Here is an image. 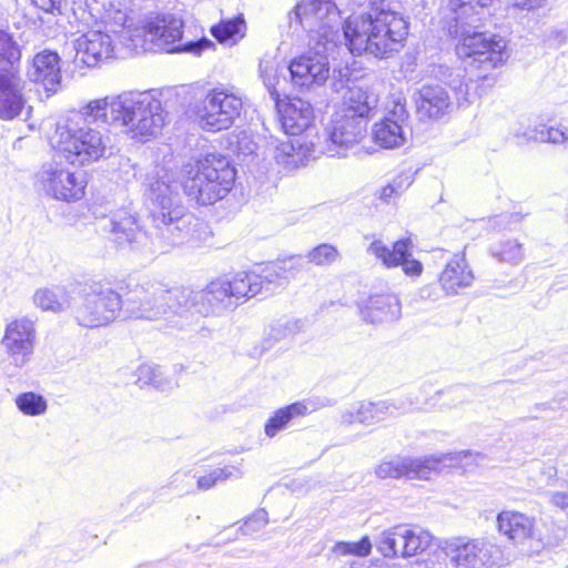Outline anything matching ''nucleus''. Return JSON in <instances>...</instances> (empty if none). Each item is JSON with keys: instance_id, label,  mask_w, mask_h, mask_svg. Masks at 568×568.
<instances>
[{"instance_id": "nucleus-3", "label": "nucleus", "mask_w": 568, "mask_h": 568, "mask_svg": "<svg viewBox=\"0 0 568 568\" xmlns=\"http://www.w3.org/2000/svg\"><path fill=\"white\" fill-rule=\"evenodd\" d=\"M336 1L302 0L296 6L295 14L308 32L310 45L315 53L301 55L287 67L294 85L307 89L321 87L329 78V63L325 53L341 38V14L348 9Z\"/></svg>"}, {"instance_id": "nucleus-29", "label": "nucleus", "mask_w": 568, "mask_h": 568, "mask_svg": "<svg viewBox=\"0 0 568 568\" xmlns=\"http://www.w3.org/2000/svg\"><path fill=\"white\" fill-rule=\"evenodd\" d=\"M417 100V112L423 119H440L452 103L450 99L440 85H423Z\"/></svg>"}, {"instance_id": "nucleus-22", "label": "nucleus", "mask_w": 568, "mask_h": 568, "mask_svg": "<svg viewBox=\"0 0 568 568\" xmlns=\"http://www.w3.org/2000/svg\"><path fill=\"white\" fill-rule=\"evenodd\" d=\"M408 119L406 106L395 102L394 108L372 130L373 141L383 149H396L406 141L405 123Z\"/></svg>"}, {"instance_id": "nucleus-48", "label": "nucleus", "mask_w": 568, "mask_h": 568, "mask_svg": "<svg viewBox=\"0 0 568 568\" xmlns=\"http://www.w3.org/2000/svg\"><path fill=\"white\" fill-rule=\"evenodd\" d=\"M32 3L45 13L53 16H65L68 12V0H31Z\"/></svg>"}, {"instance_id": "nucleus-37", "label": "nucleus", "mask_w": 568, "mask_h": 568, "mask_svg": "<svg viewBox=\"0 0 568 568\" xmlns=\"http://www.w3.org/2000/svg\"><path fill=\"white\" fill-rule=\"evenodd\" d=\"M211 33L219 42L234 45L245 36V22L242 18L224 20L212 27Z\"/></svg>"}, {"instance_id": "nucleus-1", "label": "nucleus", "mask_w": 568, "mask_h": 568, "mask_svg": "<svg viewBox=\"0 0 568 568\" xmlns=\"http://www.w3.org/2000/svg\"><path fill=\"white\" fill-rule=\"evenodd\" d=\"M183 181L179 183L172 170L156 165L145 178L148 194L152 201L155 226L176 244L189 232L186 209L179 193L182 185L190 200L199 205H210L222 200L233 187L235 169L230 160L210 153L182 168Z\"/></svg>"}, {"instance_id": "nucleus-20", "label": "nucleus", "mask_w": 568, "mask_h": 568, "mask_svg": "<svg viewBox=\"0 0 568 568\" xmlns=\"http://www.w3.org/2000/svg\"><path fill=\"white\" fill-rule=\"evenodd\" d=\"M412 241L402 239L389 248L383 241L374 240L367 252L374 255L382 264L388 268L402 265L403 271L408 276H419L423 272V265L419 261L410 258Z\"/></svg>"}, {"instance_id": "nucleus-43", "label": "nucleus", "mask_w": 568, "mask_h": 568, "mask_svg": "<svg viewBox=\"0 0 568 568\" xmlns=\"http://www.w3.org/2000/svg\"><path fill=\"white\" fill-rule=\"evenodd\" d=\"M242 476L240 468L235 466H226L223 468H216L197 479V486L200 489L207 490L215 484L224 481L229 478H239Z\"/></svg>"}, {"instance_id": "nucleus-8", "label": "nucleus", "mask_w": 568, "mask_h": 568, "mask_svg": "<svg viewBox=\"0 0 568 568\" xmlns=\"http://www.w3.org/2000/svg\"><path fill=\"white\" fill-rule=\"evenodd\" d=\"M190 293L186 287L166 288L158 282H145L128 286L122 297L125 311L135 318L158 321L172 313L185 318V303Z\"/></svg>"}, {"instance_id": "nucleus-24", "label": "nucleus", "mask_w": 568, "mask_h": 568, "mask_svg": "<svg viewBox=\"0 0 568 568\" xmlns=\"http://www.w3.org/2000/svg\"><path fill=\"white\" fill-rule=\"evenodd\" d=\"M280 122L287 135L302 136L306 129L313 123L314 110L310 102L293 98L288 102L277 101Z\"/></svg>"}, {"instance_id": "nucleus-10", "label": "nucleus", "mask_w": 568, "mask_h": 568, "mask_svg": "<svg viewBox=\"0 0 568 568\" xmlns=\"http://www.w3.org/2000/svg\"><path fill=\"white\" fill-rule=\"evenodd\" d=\"M103 24L105 30H89L73 41L77 63L93 68L110 59L130 54L123 44L121 26L116 22L115 11L112 18L111 14L108 16Z\"/></svg>"}, {"instance_id": "nucleus-15", "label": "nucleus", "mask_w": 568, "mask_h": 568, "mask_svg": "<svg viewBox=\"0 0 568 568\" xmlns=\"http://www.w3.org/2000/svg\"><path fill=\"white\" fill-rule=\"evenodd\" d=\"M102 230L118 250L143 252L150 250V237L139 223L135 213L119 209L102 221Z\"/></svg>"}, {"instance_id": "nucleus-19", "label": "nucleus", "mask_w": 568, "mask_h": 568, "mask_svg": "<svg viewBox=\"0 0 568 568\" xmlns=\"http://www.w3.org/2000/svg\"><path fill=\"white\" fill-rule=\"evenodd\" d=\"M498 531L520 549L524 555L536 551L534 545H539L535 518L515 510H503L497 516Z\"/></svg>"}, {"instance_id": "nucleus-54", "label": "nucleus", "mask_w": 568, "mask_h": 568, "mask_svg": "<svg viewBox=\"0 0 568 568\" xmlns=\"http://www.w3.org/2000/svg\"><path fill=\"white\" fill-rule=\"evenodd\" d=\"M210 47H214V43L207 39H202L197 42H189L185 45L184 50L190 51V52L200 53Z\"/></svg>"}, {"instance_id": "nucleus-59", "label": "nucleus", "mask_w": 568, "mask_h": 568, "mask_svg": "<svg viewBox=\"0 0 568 568\" xmlns=\"http://www.w3.org/2000/svg\"><path fill=\"white\" fill-rule=\"evenodd\" d=\"M456 73H457V70H454L452 77L448 75L447 78H444V83L449 85V80H453V77L456 75Z\"/></svg>"}, {"instance_id": "nucleus-17", "label": "nucleus", "mask_w": 568, "mask_h": 568, "mask_svg": "<svg viewBox=\"0 0 568 568\" xmlns=\"http://www.w3.org/2000/svg\"><path fill=\"white\" fill-rule=\"evenodd\" d=\"M186 288L190 293L189 301L184 304L186 321L196 320L199 316L221 315L236 306L227 280L212 281L202 291Z\"/></svg>"}, {"instance_id": "nucleus-26", "label": "nucleus", "mask_w": 568, "mask_h": 568, "mask_svg": "<svg viewBox=\"0 0 568 568\" xmlns=\"http://www.w3.org/2000/svg\"><path fill=\"white\" fill-rule=\"evenodd\" d=\"M22 89L18 71H0V119L12 120L21 113L26 103Z\"/></svg>"}, {"instance_id": "nucleus-40", "label": "nucleus", "mask_w": 568, "mask_h": 568, "mask_svg": "<svg viewBox=\"0 0 568 568\" xmlns=\"http://www.w3.org/2000/svg\"><path fill=\"white\" fill-rule=\"evenodd\" d=\"M14 404L20 413L26 416H41L48 409L47 399L34 392H23L16 396Z\"/></svg>"}, {"instance_id": "nucleus-16", "label": "nucleus", "mask_w": 568, "mask_h": 568, "mask_svg": "<svg viewBox=\"0 0 568 568\" xmlns=\"http://www.w3.org/2000/svg\"><path fill=\"white\" fill-rule=\"evenodd\" d=\"M37 184L47 196L57 201L71 203L84 196L85 181L82 175L61 163L43 164L37 174Z\"/></svg>"}, {"instance_id": "nucleus-25", "label": "nucleus", "mask_w": 568, "mask_h": 568, "mask_svg": "<svg viewBox=\"0 0 568 568\" xmlns=\"http://www.w3.org/2000/svg\"><path fill=\"white\" fill-rule=\"evenodd\" d=\"M273 158L284 168L292 170L304 165L314 158V144L305 136L287 138L285 141L271 142Z\"/></svg>"}, {"instance_id": "nucleus-28", "label": "nucleus", "mask_w": 568, "mask_h": 568, "mask_svg": "<svg viewBox=\"0 0 568 568\" xmlns=\"http://www.w3.org/2000/svg\"><path fill=\"white\" fill-rule=\"evenodd\" d=\"M439 285L446 295H457L460 290L469 287L474 274L464 255H455L439 274Z\"/></svg>"}, {"instance_id": "nucleus-7", "label": "nucleus", "mask_w": 568, "mask_h": 568, "mask_svg": "<svg viewBox=\"0 0 568 568\" xmlns=\"http://www.w3.org/2000/svg\"><path fill=\"white\" fill-rule=\"evenodd\" d=\"M115 18L129 53L174 52L180 49L175 44L182 39L184 22L175 13H152L139 24L129 23L128 16L121 10L115 11Z\"/></svg>"}, {"instance_id": "nucleus-30", "label": "nucleus", "mask_w": 568, "mask_h": 568, "mask_svg": "<svg viewBox=\"0 0 568 568\" xmlns=\"http://www.w3.org/2000/svg\"><path fill=\"white\" fill-rule=\"evenodd\" d=\"M36 307L43 312L62 313L70 308V294L63 286L39 287L32 296Z\"/></svg>"}, {"instance_id": "nucleus-52", "label": "nucleus", "mask_w": 568, "mask_h": 568, "mask_svg": "<svg viewBox=\"0 0 568 568\" xmlns=\"http://www.w3.org/2000/svg\"><path fill=\"white\" fill-rule=\"evenodd\" d=\"M549 503L562 510L568 516V494L562 491H555L549 494Z\"/></svg>"}, {"instance_id": "nucleus-21", "label": "nucleus", "mask_w": 568, "mask_h": 568, "mask_svg": "<svg viewBox=\"0 0 568 568\" xmlns=\"http://www.w3.org/2000/svg\"><path fill=\"white\" fill-rule=\"evenodd\" d=\"M29 81L42 87L49 94L55 93L61 84V58L51 50L38 52L27 65Z\"/></svg>"}, {"instance_id": "nucleus-50", "label": "nucleus", "mask_w": 568, "mask_h": 568, "mask_svg": "<svg viewBox=\"0 0 568 568\" xmlns=\"http://www.w3.org/2000/svg\"><path fill=\"white\" fill-rule=\"evenodd\" d=\"M357 420L359 424L377 423L374 403H359L356 405Z\"/></svg>"}, {"instance_id": "nucleus-46", "label": "nucleus", "mask_w": 568, "mask_h": 568, "mask_svg": "<svg viewBox=\"0 0 568 568\" xmlns=\"http://www.w3.org/2000/svg\"><path fill=\"white\" fill-rule=\"evenodd\" d=\"M338 257V251L331 244H321L308 252L307 258L315 265L334 263Z\"/></svg>"}, {"instance_id": "nucleus-23", "label": "nucleus", "mask_w": 568, "mask_h": 568, "mask_svg": "<svg viewBox=\"0 0 568 568\" xmlns=\"http://www.w3.org/2000/svg\"><path fill=\"white\" fill-rule=\"evenodd\" d=\"M359 314L364 322L373 325L393 323L402 315V305L394 294H375L363 301Z\"/></svg>"}, {"instance_id": "nucleus-49", "label": "nucleus", "mask_w": 568, "mask_h": 568, "mask_svg": "<svg viewBox=\"0 0 568 568\" xmlns=\"http://www.w3.org/2000/svg\"><path fill=\"white\" fill-rule=\"evenodd\" d=\"M448 87L455 92L458 104L468 102V85L465 82L464 74L460 72V70H457V73L453 77V80H449Z\"/></svg>"}, {"instance_id": "nucleus-9", "label": "nucleus", "mask_w": 568, "mask_h": 568, "mask_svg": "<svg viewBox=\"0 0 568 568\" xmlns=\"http://www.w3.org/2000/svg\"><path fill=\"white\" fill-rule=\"evenodd\" d=\"M468 450L439 453L420 457L394 456L382 460L375 468L376 477L428 480L447 467H463L464 459L471 457Z\"/></svg>"}, {"instance_id": "nucleus-31", "label": "nucleus", "mask_w": 568, "mask_h": 568, "mask_svg": "<svg viewBox=\"0 0 568 568\" xmlns=\"http://www.w3.org/2000/svg\"><path fill=\"white\" fill-rule=\"evenodd\" d=\"M284 70L285 67L281 64L278 57V49L265 52L260 59L258 75L275 101H277L280 97L276 87L280 83Z\"/></svg>"}, {"instance_id": "nucleus-58", "label": "nucleus", "mask_w": 568, "mask_h": 568, "mask_svg": "<svg viewBox=\"0 0 568 568\" xmlns=\"http://www.w3.org/2000/svg\"><path fill=\"white\" fill-rule=\"evenodd\" d=\"M122 163H125V168L129 169L128 171H131L132 174H134V168L130 164L131 161L129 159L123 160Z\"/></svg>"}, {"instance_id": "nucleus-42", "label": "nucleus", "mask_w": 568, "mask_h": 568, "mask_svg": "<svg viewBox=\"0 0 568 568\" xmlns=\"http://www.w3.org/2000/svg\"><path fill=\"white\" fill-rule=\"evenodd\" d=\"M432 535L422 529H410L405 526V552L404 556H416L426 550L432 542Z\"/></svg>"}, {"instance_id": "nucleus-56", "label": "nucleus", "mask_w": 568, "mask_h": 568, "mask_svg": "<svg viewBox=\"0 0 568 568\" xmlns=\"http://www.w3.org/2000/svg\"><path fill=\"white\" fill-rule=\"evenodd\" d=\"M547 0H514L517 8L524 10H534L541 7Z\"/></svg>"}, {"instance_id": "nucleus-55", "label": "nucleus", "mask_w": 568, "mask_h": 568, "mask_svg": "<svg viewBox=\"0 0 568 568\" xmlns=\"http://www.w3.org/2000/svg\"><path fill=\"white\" fill-rule=\"evenodd\" d=\"M339 422H341V424H344V425H352L354 423H358L357 414H356V405L342 412Z\"/></svg>"}, {"instance_id": "nucleus-6", "label": "nucleus", "mask_w": 568, "mask_h": 568, "mask_svg": "<svg viewBox=\"0 0 568 568\" xmlns=\"http://www.w3.org/2000/svg\"><path fill=\"white\" fill-rule=\"evenodd\" d=\"M98 100L105 123L120 129L131 140L148 142L161 134L166 124L168 113L151 92L130 91Z\"/></svg>"}, {"instance_id": "nucleus-51", "label": "nucleus", "mask_w": 568, "mask_h": 568, "mask_svg": "<svg viewBox=\"0 0 568 568\" xmlns=\"http://www.w3.org/2000/svg\"><path fill=\"white\" fill-rule=\"evenodd\" d=\"M374 406L377 422L383 420L386 415H395L397 413V407L388 402L374 403Z\"/></svg>"}, {"instance_id": "nucleus-11", "label": "nucleus", "mask_w": 568, "mask_h": 568, "mask_svg": "<svg viewBox=\"0 0 568 568\" xmlns=\"http://www.w3.org/2000/svg\"><path fill=\"white\" fill-rule=\"evenodd\" d=\"M82 301L74 310L79 325L88 328L105 326L119 315L122 296L112 287L101 283H87L82 291Z\"/></svg>"}, {"instance_id": "nucleus-36", "label": "nucleus", "mask_w": 568, "mask_h": 568, "mask_svg": "<svg viewBox=\"0 0 568 568\" xmlns=\"http://www.w3.org/2000/svg\"><path fill=\"white\" fill-rule=\"evenodd\" d=\"M21 49L7 28L0 26V71H18Z\"/></svg>"}, {"instance_id": "nucleus-12", "label": "nucleus", "mask_w": 568, "mask_h": 568, "mask_svg": "<svg viewBox=\"0 0 568 568\" xmlns=\"http://www.w3.org/2000/svg\"><path fill=\"white\" fill-rule=\"evenodd\" d=\"M242 98L232 89L216 87L209 90L195 105V115L202 129L219 132L231 128L241 115Z\"/></svg>"}, {"instance_id": "nucleus-45", "label": "nucleus", "mask_w": 568, "mask_h": 568, "mask_svg": "<svg viewBox=\"0 0 568 568\" xmlns=\"http://www.w3.org/2000/svg\"><path fill=\"white\" fill-rule=\"evenodd\" d=\"M231 145L233 148V152L239 156L252 155L257 149V143L253 134L246 131H241L235 134L234 139L231 141Z\"/></svg>"}, {"instance_id": "nucleus-38", "label": "nucleus", "mask_w": 568, "mask_h": 568, "mask_svg": "<svg viewBox=\"0 0 568 568\" xmlns=\"http://www.w3.org/2000/svg\"><path fill=\"white\" fill-rule=\"evenodd\" d=\"M136 384L141 387L152 385L164 390L173 385V379L165 376L162 367L158 365L141 364L136 369Z\"/></svg>"}, {"instance_id": "nucleus-2", "label": "nucleus", "mask_w": 568, "mask_h": 568, "mask_svg": "<svg viewBox=\"0 0 568 568\" xmlns=\"http://www.w3.org/2000/svg\"><path fill=\"white\" fill-rule=\"evenodd\" d=\"M352 13L342 26L345 44L353 54L387 58L399 51L408 26L393 4L396 0H338Z\"/></svg>"}, {"instance_id": "nucleus-53", "label": "nucleus", "mask_w": 568, "mask_h": 568, "mask_svg": "<svg viewBox=\"0 0 568 568\" xmlns=\"http://www.w3.org/2000/svg\"><path fill=\"white\" fill-rule=\"evenodd\" d=\"M400 193V182L394 181L381 190V199L385 202H390L395 196Z\"/></svg>"}, {"instance_id": "nucleus-34", "label": "nucleus", "mask_w": 568, "mask_h": 568, "mask_svg": "<svg viewBox=\"0 0 568 568\" xmlns=\"http://www.w3.org/2000/svg\"><path fill=\"white\" fill-rule=\"evenodd\" d=\"M230 292L235 303L244 297H253L263 292L262 277L256 273H239L229 281Z\"/></svg>"}, {"instance_id": "nucleus-44", "label": "nucleus", "mask_w": 568, "mask_h": 568, "mask_svg": "<svg viewBox=\"0 0 568 568\" xmlns=\"http://www.w3.org/2000/svg\"><path fill=\"white\" fill-rule=\"evenodd\" d=\"M493 254L495 257L500 261L517 264L524 258V251L521 245L516 241H505L501 242L494 251Z\"/></svg>"}, {"instance_id": "nucleus-33", "label": "nucleus", "mask_w": 568, "mask_h": 568, "mask_svg": "<svg viewBox=\"0 0 568 568\" xmlns=\"http://www.w3.org/2000/svg\"><path fill=\"white\" fill-rule=\"evenodd\" d=\"M405 526H397L384 530L377 538L376 548L384 556L388 558L402 557L405 552Z\"/></svg>"}, {"instance_id": "nucleus-4", "label": "nucleus", "mask_w": 568, "mask_h": 568, "mask_svg": "<svg viewBox=\"0 0 568 568\" xmlns=\"http://www.w3.org/2000/svg\"><path fill=\"white\" fill-rule=\"evenodd\" d=\"M490 2L491 0H448L453 17L447 23V32L457 41L456 53L468 65L483 71L493 70L508 59L506 40L480 31Z\"/></svg>"}, {"instance_id": "nucleus-41", "label": "nucleus", "mask_w": 568, "mask_h": 568, "mask_svg": "<svg viewBox=\"0 0 568 568\" xmlns=\"http://www.w3.org/2000/svg\"><path fill=\"white\" fill-rule=\"evenodd\" d=\"M371 551L372 542L369 538L365 536L359 541L356 542H336L331 549V555L335 559H338L344 556L367 557L371 554Z\"/></svg>"}, {"instance_id": "nucleus-39", "label": "nucleus", "mask_w": 568, "mask_h": 568, "mask_svg": "<svg viewBox=\"0 0 568 568\" xmlns=\"http://www.w3.org/2000/svg\"><path fill=\"white\" fill-rule=\"evenodd\" d=\"M293 260L274 262L263 268L258 274L263 281V291H271L272 285H282L292 274Z\"/></svg>"}, {"instance_id": "nucleus-5", "label": "nucleus", "mask_w": 568, "mask_h": 568, "mask_svg": "<svg viewBox=\"0 0 568 568\" xmlns=\"http://www.w3.org/2000/svg\"><path fill=\"white\" fill-rule=\"evenodd\" d=\"M98 99L90 101L80 111L58 122L51 136V146L57 156L77 166H84L103 159L111 151L108 130L97 122H105V113Z\"/></svg>"}, {"instance_id": "nucleus-32", "label": "nucleus", "mask_w": 568, "mask_h": 568, "mask_svg": "<svg viewBox=\"0 0 568 568\" xmlns=\"http://www.w3.org/2000/svg\"><path fill=\"white\" fill-rule=\"evenodd\" d=\"M307 412L308 407L303 402H296L277 409L265 423L264 432L266 436L274 437L278 432L285 429L292 419L304 416Z\"/></svg>"}, {"instance_id": "nucleus-35", "label": "nucleus", "mask_w": 568, "mask_h": 568, "mask_svg": "<svg viewBox=\"0 0 568 568\" xmlns=\"http://www.w3.org/2000/svg\"><path fill=\"white\" fill-rule=\"evenodd\" d=\"M516 135L524 138L526 141L549 142L552 144L568 145V130L547 126L546 124L529 126L523 132L518 131Z\"/></svg>"}, {"instance_id": "nucleus-13", "label": "nucleus", "mask_w": 568, "mask_h": 568, "mask_svg": "<svg viewBox=\"0 0 568 568\" xmlns=\"http://www.w3.org/2000/svg\"><path fill=\"white\" fill-rule=\"evenodd\" d=\"M38 344L36 321L23 315L7 321L0 346L9 361L8 368L20 371L29 365Z\"/></svg>"}, {"instance_id": "nucleus-57", "label": "nucleus", "mask_w": 568, "mask_h": 568, "mask_svg": "<svg viewBox=\"0 0 568 568\" xmlns=\"http://www.w3.org/2000/svg\"><path fill=\"white\" fill-rule=\"evenodd\" d=\"M453 69L446 67V65H438L435 70V75L442 82H444V78H447L448 75H453Z\"/></svg>"}, {"instance_id": "nucleus-47", "label": "nucleus", "mask_w": 568, "mask_h": 568, "mask_svg": "<svg viewBox=\"0 0 568 568\" xmlns=\"http://www.w3.org/2000/svg\"><path fill=\"white\" fill-rule=\"evenodd\" d=\"M268 523L266 510H256L241 527L243 534H252L262 530Z\"/></svg>"}, {"instance_id": "nucleus-27", "label": "nucleus", "mask_w": 568, "mask_h": 568, "mask_svg": "<svg viewBox=\"0 0 568 568\" xmlns=\"http://www.w3.org/2000/svg\"><path fill=\"white\" fill-rule=\"evenodd\" d=\"M378 97L369 88L352 85L344 92L342 102L336 111L348 113L349 116L356 120H365L367 123V119L376 109Z\"/></svg>"}, {"instance_id": "nucleus-18", "label": "nucleus", "mask_w": 568, "mask_h": 568, "mask_svg": "<svg viewBox=\"0 0 568 568\" xmlns=\"http://www.w3.org/2000/svg\"><path fill=\"white\" fill-rule=\"evenodd\" d=\"M366 122L348 113L335 111L324 130V152L328 156H344L346 151L364 138Z\"/></svg>"}, {"instance_id": "nucleus-14", "label": "nucleus", "mask_w": 568, "mask_h": 568, "mask_svg": "<svg viewBox=\"0 0 568 568\" xmlns=\"http://www.w3.org/2000/svg\"><path fill=\"white\" fill-rule=\"evenodd\" d=\"M440 550L455 568H489L496 564L498 547L485 538L450 537L442 541Z\"/></svg>"}]
</instances>
